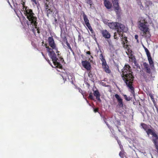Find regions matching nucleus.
Instances as JSON below:
<instances>
[{
	"instance_id": "nucleus-1",
	"label": "nucleus",
	"mask_w": 158,
	"mask_h": 158,
	"mask_svg": "<svg viewBox=\"0 0 158 158\" xmlns=\"http://www.w3.org/2000/svg\"><path fill=\"white\" fill-rule=\"evenodd\" d=\"M122 77L130 91L135 97V89L133 86V83L134 77L132 74L133 73L130 66L128 64H126L122 69Z\"/></svg>"
},
{
	"instance_id": "nucleus-2",
	"label": "nucleus",
	"mask_w": 158,
	"mask_h": 158,
	"mask_svg": "<svg viewBox=\"0 0 158 158\" xmlns=\"http://www.w3.org/2000/svg\"><path fill=\"white\" fill-rule=\"evenodd\" d=\"M24 2L23 4V9L24 11V14L26 16L27 19L30 22V24L34 26L35 28L36 29L37 33H39V28L37 27V18L35 16V14L33 12L32 10L29 9L27 6H25Z\"/></svg>"
},
{
	"instance_id": "nucleus-3",
	"label": "nucleus",
	"mask_w": 158,
	"mask_h": 158,
	"mask_svg": "<svg viewBox=\"0 0 158 158\" xmlns=\"http://www.w3.org/2000/svg\"><path fill=\"white\" fill-rule=\"evenodd\" d=\"M147 22L144 18L141 17L140 18L139 22V27L141 31V35L147 39L149 38L151 36L149 29L147 25Z\"/></svg>"
},
{
	"instance_id": "nucleus-4",
	"label": "nucleus",
	"mask_w": 158,
	"mask_h": 158,
	"mask_svg": "<svg viewBox=\"0 0 158 158\" xmlns=\"http://www.w3.org/2000/svg\"><path fill=\"white\" fill-rule=\"evenodd\" d=\"M140 126L142 128L146 131L147 134L148 136L150 135H151L153 136L155 138V139H153V141L158 153V136L155 133V131L150 128L149 125L144 123H141Z\"/></svg>"
},
{
	"instance_id": "nucleus-5",
	"label": "nucleus",
	"mask_w": 158,
	"mask_h": 158,
	"mask_svg": "<svg viewBox=\"0 0 158 158\" xmlns=\"http://www.w3.org/2000/svg\"><path fill=\"white\" fill-rule=\"evenodd\" d=\"M108 25L111 29L117 30V32L119 33L120 31H123L125 28L124 25L116 22L108 23Z\"/></svg>"
},
{
	"instance_id": "nucleus-6",
	"label": "nucleus",
	"mask_w": 158,
	"mask_h": 158,
	"mask_svg": "<svg viewBox=\"0 0 158 158\" xmlns=\"http://www.w3.org/2000/svg\"><path fill=\"white\" fill-rule=\"evenodd\" d=\"M47 49V52L48 53V55L52 59V61L54 65H58L60 63L58 62V59L55 52L53 51L52 49L50 48L49 47H46Z\"/></svg>"
},
{
	"instance_id": "nucleus-7",
	"label": "nucleus",
	"mask_w": 158,
	"mask_h": 158,
	"mask_svg": "<svg viewBox=\"0 0 158 158\" xmlns=\"http://www.w3.org/2000/svg\"><path fill=\"white\" fill-rule=\"evenodd\" d=\"M83 16L85 24L86 25L91 33V36L93 38L95 39H96L95 33L91 26L90 24L89 23V20L87 16L84 13H83Z\"/></svg>"
},
{
	"instance_id": "nucleus-8",
	"label": "nucleus",
	"mask_w": 158,
	"mask_h": 158,
	"mask_svg": "<svg viewBox=\"0 0 158 158\" xmlns=\"http://www.w3.org/2000/svg\"><path fill=\"white\" fill-rule=\"evenodd\" d=\"M101 54L99 55V58L102 62V65L103 68L104 69L105 71L107 73H110V71L109 69V67L107 64L105 59L104 58L102 54V52L100 51Z\"/></svg>"
},
{
	"instance_id": "nucleus-9",
	"label": "nucleus",
	"mask_w": 158,
	"mask_h": 158,
	"mask_svg": "<svg viewBox=\"0 0 158 158\" xmlns=\"http://www.w3.org/2000/svg\"><path fill=\"white\" fill-rule=\"evenodd\" d=\"M145 52H146V55L148 57V61L150 67L152 69L154 68V63L151 56V54L147 48L145 49Z\"/></svg>"
},
{
	"instance_id": "nucleus-10",
	"label": "nucleus",
	"mask_w": 158,
	"mask_h": 158,
	"mask_svg": "<svg viewBox=\"0 0 158 158\" xmlns=\"http://www.w3.org/2000/svg\"><path fill=\"white\" fill-rule=\"evenodd\" d=\"M48 41L49 45L52 48V49H55L56 51L58 50V48L56 47V45L55 43L54 40L52 36L49 37L48 38Z\"/></svg>"
},
{
	"instance_id": "nucleus-11",
	"label": "nucleus",
	"mask_w": 158,
	"mask_h": 158,
	"mask_svg": "<svg viewBox=\"0 0 158 158\" xmlns=\"http://www.w3.org/2000/svg\"><path fill=\"white\" fill-rule=\"evenodd\" d=\"M114 96L117 99L118 102V108H123V99L119 95L117 94H115Z\"/></svg>"
},
{
	"instance_id": "nucleus-12",
	"label": "nucleus",
	"mask_w": 158,
	"mask_h": 158,
	"mask_svg": "<svg viewBox=\"0 0 158 158\" xmlns=\"http://www.w3.org/2000/svg\"><path fill=\"white\" fill-rule=\"evenodd\" d=\"M114 7V10L116 15L118 16H120L121 13V10L118 5V2L113 3Z\"/></svg>"
},
{
	"instance_id": "nucleus-13",
	"label": "nucleus",
	"mask_w": 158,
	"mask_h": 158,
	"mask_svg": "<svg viewBox=\"0 0 158 158\" xmlns=\"http://www.w3.org/2000/svg\"><path fill=\"white\" fill-rule=\"evenodd\" d=\"M83 66L88 71H90L91 69V66L89 61H82L81 62Z\"/></svg>"
},
{
	"instance_id": "nucleus-14",
	"label": "nucleus",
	"mask_w": 158,
	"mask_h": 158,
	"mask_svg": "<svg viewBox=\"0 0 158 158\" xmlns=\"http://www.w3.org/2000/svg\"><path fill=\"white\" fill-rule=\"evenodd\" d=\"M101 32L102 36L105 39H108L110 38L111 35L110 33L106 30H102Z\"/></svg>"
},
{
	"instance_id": "nucleus-15",
	"label": "nucleus",
	"mask_w": 158,
	"mask_h": 158,
	"mask_svg": "<svg viewBox=\"0 0 158 158\" xmlns=\"http://www.w3.org/2000/svg\"><path fill=\"white\" fill-rule=\"evenodd\" d=\"M94 91L93 94L94 96L96 98V99L100 102H101L102 101L100 98L101 95L100 93L98 90H93Z\"/></svg>"
},
{
	"instance_id": "nucleus-16",
	"label": "nucleus",
	"mask_w": 158,
	"mask_h": 158,
	"mask_svg": "<svg viewBox=\"0 0 158 158\" xmlns=\"http://www.w3.org/2000/svg\"><path fill=\"white\" fill-rule=\"evenodd\" d=\"M143 66L145 69L146 72L150 74L151 73V71L148 64L146 62H144L143 63Z\"/></svg>"
},
{
	"instance_id": "nucleus-17",
	"label": "nucleus",
	"mask_w": 158,
	"mask_h": 158,
	"mask_svg": "<svg viewBox=\"0 0 158 158\" xmlns=\"http://www.w3.org/2000/svg\"><path fill=\"white\" fill-rule=\"evenodd\" d=\"M104 4L106 8L108 9L111 8L112 6L111 3L107 0H104Z\"/></svg>"
},
{
	"instance_id": "nucleus-18",
	"label": "nucleus",
	"mask_w": 158,
	"mask_h": 158,
	"mask_svg": "<svg viewBox=\"0 0 158 158\" xmlns=\"http://www.w3.org/2000/svg\"><path fill=\"white\" fill-rule=\"evenodd\" d=\"M129 58L132 60V61L135 64V65H136L137 62L136 61V59L135 56L133 55L131 53L129 57Z\"/></svg>"
},
{
	"instance_id": "nucleus-19",
	"label": "nucleus",
	"mask_w": 158,
	"mask_h": 158,
	"mask_svg": "<svg viewBox=\"0 0 158 158\" xmlns=\"http://www.w3.org/2000/svg\"><path fill=\"white\" fill-rule=\"evenodd\" d=\"M45 10L47 12V13L48 16L49 14H52V13H53V12L52 10L51 9V8Z\"/></svg>"
},
{
	"instance_id": "nucleus-20",
	"label": "nucleus",
	"mask_w": 158,
	"mask_h": 158,
	"mask_svg": "<svg viewBox=\"0 0 158 158\" xmlns=\"http://www.w3.org/2000/svg\"><path fill=\"white\" fill-rule=\"evenodd\" d=\"M125 152L124 151H121L119 153V155L120 156L121 158H124L125 156Z\"/></svg>"
},
{
	"instance_id": "nucleus-21",
	"label": "nucleus",
	"mask_w": 158,
	"mask_h": 158,
	"mask_svg": "<svg viewBox=\"0 0 158 158\" xmlns=\"http://www.w3.org/2000/svg\"><path fill=\"white\" fill-rule=\"evenodd\" d=\"M122 31H120L119 32H119L118 33L117 32H115L114 33V38L115 39H118V37L117 35L118 34V35H120L121 34V32Z\"/></svg>"
},
{
	"instance_id": "nucleus-22",
	"label": "nucleus",
	"mask_w": 158,
	"mask_h": 158,
	"mask_svg": "<svg viewBox=\"0 0 158 158\" xmlns=\"http://www.w3.org/2000/svg\"><path fill=\"white\" fill-rule=\"evenodd\" d=\"M66 44L67 45V46H68V48L69 49L71 52H73V50L72 49L70 46V45L69 44L68 42V41H67V39H66Z\"/></svg>"
},
{
	"instance_id": "nucleus-23",
	"label": "nucleus",
	"mask_w": 158,
	"mask_h": 158,
	"mask_svg": "<svg viewBox=\"0 0 158 158\" xmlns=\"http://www.w3.org/2000/svg\"><path fill=\"white\" fill-rule=\"evenodd\" d=\"M49 2L48 3H46L45 4V10L48 9H49L50 8H51V6L49 5Z\"/></svg>"
},
{
	"instance_id": "nucleus-24",
	"label": "nucleus",
	"mask_w": 158,
	"mask_h": 158,
	"mask_svg": "<svg viewBox=\"0 0 158 158\" xmlns=\"http://www.w3.org/2000/svg\"><path fill=\"white\" fill-rule=\"evenodd\" d=\"M31 1L32 2L33 4L35 5H38L39 4L38 0H31Z\"/></svg>"
},
{
	"instance_id": "nucleus-25",
	"label": "nucleus",
	"mask_w": 158,
	"mask_h": 158,
	"mask_svg": "<svg viewBox=\"0 0 158 158\" xmlns=\"http://www.w3.org/2000/svg\"><path fill=\"white\" fill-rule=\"evenodd\" d=\"M93 94H92V93H91V92L89 94V95L88 97V98H89L91 100H94V98Z\"/></svg>"
},
{
	"instance_id": "nucleus-26",
	"label": "nucleus",
	"mask_w": 158,
	"mask_h": 158,
	"mask_svg": "<svg viewBox=\"0 0 158 158\" xmlns=\"http://www.w3.org/2000/svg\"><path fill=\"white\" fill-rule=\"evenodd\" d=\"M137 1L138 4L140 6L141 9H142V8H143V7L142 4V3L141 1L140 0H138Z\"/></svg>"
},
{
	"instance_id": "nucleus-27",
	"label": "nucleus",
	"mask_w": 158,
	"mask_h": 158,
	"mask_svg": "<svg viewBox=\"0 0 158 158\" xmlns=\"http://www.w3.org/2000/svg\"><path fill=\"white\" fill-rule=\"evenodd\" d=\"M121 37H122V38H123V40H124L123 41V42H125L127 43V37L126 36H123V34L122 35ZM124 44H125V43H124Z\"/></svg>"
},
{
	"instance_id": "nucleus-28",
	"label": "nucleus",
	"mask_w": 158,
	"mask_h": 158,
	"mask_svg": "<svg viewBox=\"0 0 158 158\" xmlns=\"http://www.w3.org/2000/svg\"><path fill=\"white\" fill-rule=\"evenodd\" d=\"M149 97H150V98H151V100H152V101L154 102L155 101V100H154V96H153V94H152L151 93H150L149 94Z\"/></svg>"
},
{
	"instance_id": "nucleus-29",
	"label": "nucleus",
	"mask_w": 158,
	"mask_h": 158,
	"mask_svg": "<svg viewBox=\"0 0 158 158\" xmlns=\"http://www.w3.org/2000/svg\"><path fill=\"white\" fill-rule=\"evenodd\" d=\"M123 96L125 100L127 101H129L131 100V98L130 97H127L126 95H124Z\"/></svg>"
},
{
	"instance_id": "nucleus-30",
	"label": "nucleus",
	"mask_w": 158,
	"mask_h": 158,
	"mask_svg": "<svg viewBox=\"0 0 158 158\" xmlns=\"http://www.w3.org/2000/svg\"><path fill=\"white\" fill-rule=\"evenodd\" d=\"M43 56L45 58V59L48 61V63L49 64H50V65H52L50 63V61L48 59V58H47L44 55Z\"/></svg>"
},
{
	"instance_id": "nucleus-31",
	"label": "nucleus",
	"mask_w": 158,
	"mask_h": 158,
	"mask_svg": "<svg viewBox=\"0 0 158 158\" xmlns=\"http://www.w3.org/2000/svg\"><path fill=\"white\" fill-rule=\"evenodd\" d=\"M43 56L45 58V59L48 61V63L49 64H50V65H52L50 63V61L48 59V58H47L44 55Z\"/></svg>"
},
{
	"instance_id": "nucleus-32",
	"label": "nucleus",
	"mask_w": 158,
	"mask_h": 158,
	"mask_svg": "<svg viewBox=\"0 0 158 158\" xmlns=\"http://www.w3.org/2000/svg\"><path fill=\"white\" fill-rule=\"evenodd\" d=\"M83 38L81 36L80 34L78 36V40L79 41H81L82 39H83Z\"/></svg>"
},
{
	"instance_id": "nucleus-33",
	"label": "nucleus",
	"mask_w": 158,
	"mask_h": 158,
	"mask_svg": "<svg viewBox=\"0 0 158 158\" xmlns=\"http://www.w3.org/2000/svg\"><path fill=\"white\" fill-rule=\"evenodd\" d=\"M7 1L10 6H11V4L13 3V0H7Z\"/></svg>"
},
{
	"instance_id": "nucleus-34",
	"label": "nucleus",
	"mask_w": 158,
	"mask_h": 158,
	"mask_svg": "<svg viewBox=\"0 0 158 158\" xmlns=\"http://www.w3.org/2000/svg\"><path fill=\"white\" fill-rule=\"evenodd\" d=\"M92 1L91 0H87V3L88 4H89L90 6H91L92 5Z\"/></svg>"
},
{
	"instance_id": "nucleus-35",
	"label": "nucleus",
	"mask_w": 158,
	"mask_h": 158,
	"mask_svg": "<svg viewBox=\"0 0 158 158\" xmlns=\"http://www.w3.org/2000/svg\"><path fill=\"white\" fill-rule=\"evenodd\" d=\"M138 35H135V39L137 40V43H139V40H138Z\"/></svg>"
},
{
	"instance_id": "nucleus-36",
	"label": "nucleus",
	"mask_w": 158,
	"mask_h": 158,
	"mask_svg": "<svg viewBox=\"0 0 158 158\" xmlns=\"http://www.w3.org/2000/svg\"><path fill=\"white\" fill-rule=\"evenodd\" d=\"M94 111L95 113L98 112V108H94Z\"/></svg>"
},
{
	"instance_id": "nucleus-37",
	"label": "nucleus",
	"mask_w": 158,
	"mask_h": 158,
	"mask_svg": "<svg viewBox=\"0 0 158 158\" xmlns=\"http://www.w3.org/2000/svg\"><path fill=\"white\" fill-rule=\"evenodd\" d=\"M142 76L145 79H146L147 78V75L145 73H144L143 74Z\"/></svg>"
},
{
	"instance_id": "nucleus-38",
	"label": "nucleus",
	"mask_w": 158,
	"mask_h": 158,
	"mask_svg": "<svg viewBox=\"0 0 158 158\" xmlns=\"http://www.w3.org/2000/svg\"><path fill=\"white\" fill-rule=\"evenodd\" d=\"M79 91L82 94V95H84V93L83 92V91L81 89H79Z\"/></svg>"
},
{
	"instance_id": "nucleus-39",
	"label": "nucleus",
	"mask_w": 158,
	"mask_h": 158,
	"mask_svg": "<svg viewBox=\"0 0 158 158\" xmlns=\"http://www.w3.org/2000/svg\"><path fill=\"white\" fill-rule=\"evenodd\" d=\"M56 51V53H57V56H58V57H59V58H60V57L61 58L60 55L59 53L60 52L59 51H58V50L57 51Z\"/></svg>"
},
{
	"instance_id": "nucleus-40",
	"label": "nucleus",
	"mask_w": 158,
	"mask_h": 158,
	"mask_svg": "<svg viewBox=\"0 0 158 158\" xmlns=\"http://www.w3.org/2000/svg\"><path fill=\"white\" fill-rule=\"evenodd\" d=\"M112 2L113 3L118 2V0H112Z\"/></svg>"
},
{
	"instance_id": "nucleus-41",
	"label": "nucleus",
	"mask_w": 158,
	"mask_h": 158,
	"mask_svg": "<svg viewBox=\"0 0 158 158\" xmlns=\"http://www.w3.org/2000/svg\"><path fill=\"white\" fill-rule=\"evenodd\" d=\"M106 123V125L108 126V127L110 130V129L111 128L110 126V125H109V124L107 123Z\"/></svg>"
},
{
	"instance_id": "nucleus-42",
	"label": "nucleus",
	"mask_w": 158,
	"mask_h": 158,
	"mask_svg": "<svg viewBox=\"0 0 158 158\" xmlns=\"http://www.w3.org/2000/svg\"><path fill=\"white\" fill-rule=\"evenodd\" d=\"M89 71V73H88V76L89 77H90V75H91V71L90 70V71Z\"/></svg>"
},
{
	"instance_id": "nucleus-43",
	"label": "nucleus",
	"mask_w": 158,
	"mask_h": 158,
	"mask_svg": "<svg viewBox=\"0 0 158 158\" xmlns=\"http://www.w3.org/2000/svg\"><path fill=\"white\" fill-rule=\"evenodd\" d=\"M114 138L116 139L117 141L119 143L118 140V137L117 136H114Z\"/></svg>"
},
{
	"instance_id": "nucleus-44",
	"label": "nucleus",
	"mask_w": 158,
	"mask_h": 158,
	"mask_svg": "<svg viewBox=\"0 0 158 158\" xmlns=\"http://www.w3.org/2000/svg\"><path fill=\"white\" fill-rule=\"evenodd\" d=\"M86 53H87V54L89 55L91 54L90 52L89 51H87L86 52Z\"/></svg>"
},
{
	"instance_id": "nucleus-45",
	"label": "nucleus",
	"mask_w": 158,
	"mask_h": 158,
	"mask_svg": "<svg viewBox=\"0 0 158 158\" xmlns=\"http://www.w3.org/2000/svg\"><path fill=\"white\" fill-rule=\"evenodd\" d=\"M143 48H144L145 50V49H146V48H147L146 47H145L144 46H143Z\"/></svg>"
},
{
	"instance_id": "nucleus-46",
	"label": "nucleus",
	"mask_w": 158,
	"mask_h": 158,
	"mask_svg": "<svg viewBox=\"0 0 158 158\" xmlns=\"http://www.w3.org/2000/svg\"><path fill=\"white\" fill-rule=\"evenodd\" d=\"M143 48H144L145 50V49H146V48H147L146 47H145L144 46H143Z\"/></svg>"
},
{
	"instance_id": "nucleus-47",
	"label": "nucleus",
	"mask_w": 158,
	"mask_h": 158,
	"mask_svg": "<svg viewBox=\"0 0 158 158\" xmlns=\"http://www.w3.org/2000/svg\"><path fill=\"white\" fill-rule=\"evenodd\" d=\"M112 135H114V132H112Z\"/></svg>"
},
{
	"instance_id": "nucleus-48",
	"label": "nucleus",
	"mask_w": 158,
	"mask_h": 158,
	"mask_svg": "<svg viewBox=\"0 0 158 158\" xmlns=\"http://www.w3.org/2000/svg\"><path fill=\"white\" fill-rule=\"evenodd\" d=\"M46 1L48 2H49L50 1V0H46Z\"/></svg>"
},
{
	"instance_id": "nucleus-49",
	"label": "nucleus",
	"mask_w": 158,
	"mask_h": 158,
	"mask_svg": "<svg viewBox=\"0 0 158 158\" xmlns=\"http://www.w3.org/2000/svg\"><path fill=\"white\" fill-rule=\"evenodd\" d=\"M41 54H42V56H43L44 55L43 52H41Z\"/></svg>"
},
{
	"instance_id": "nucleus-50",
	"label": "nucleus",
	"mask_w": 158,
	"mask_h": 158,
	"mask_svg": "<svg viewBox=\"0 0 158 158\" xmlns=\"http://www.w3.org/2000/svg\"><path fill=\"white\" fill-rule=\"evenodd\" d=\"M61 60H63V58H61Z\"/></svg>"
},
{
	"instance_id": "nucleus-51",
	"label": "nucleus",
	"mask_w": 158,
	"mask_h": 158,
	"mask_svg": "<svg viewBox=\"0 0 158 158\" xmlns=\"http://www.w3.org/2000/svg\"><path fill=\"white\" fill-rule=\"evenodd\" d=\"M91 57L92 58H93V57L92 56H91Z\"/></svg>"
},
{
	"instance_id": "nucleus-52",
	"label": "nucleus",
	"mask_w": 158,
	"mask_h": 158,
	"mask_svg": "<svg viewBox=\"0 0 158 158\" xmlns=\"http://www.w3.org/2000/svg\"><path fill=\"white\" fill-rule=\"evenodd\" d=\"M150 2H148L149 3H150Z\"/></svg>"
},
{
	"instance_id": "nucleus-53",
	"label": "nucleus",
	"mask_w": 158,
	"mask_h": 158,
	"mask_svg": "<svg viewBox=\"0 0 158 158\" xmlns=\"http://www.w3.org/2000/svg\"><path fill=\"white\" fill-rule=\"evenodd\" d=\"M118 131H119V132H120V130H119V129H118Z\"/></svg>"
},
{
	"instance_id": "nucleus-54",
	"label": "nucleus",
	"mask_w": 158,
	"mask_h": 158,
	"mask_svg": "<svg viewBox=\"0 0 158 158\" xmlns=\"http://www.w3.org/2000/svg\"><path fill=\"white\" fill-rule=\"evenodd\" d=\"M62 67V66H61L60 67V68Z\"/></svg>"
},
{
	"instance_id": "nucleus-55",
	"label": "nucleus",
	"mask_w": 158,
	"mask_h": 158,
	"mask_svg": "<svg viewBox=\"0 0 158 158\" xmlns=\"http://www.w3.org/2000/svg\"><path fill=\"white\" fill-rule=\"evenodd\" d=\"M117 127L118 128V126H117Z\"/></svg>"
}]
</instances>
